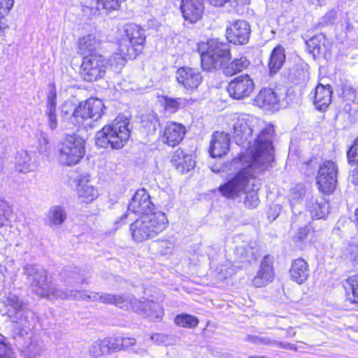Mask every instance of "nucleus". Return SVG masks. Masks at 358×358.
Here are the masks:
<instances>
[{
  "label": "nucleus",
  "instance_id": "obj_28",
  "mask_svg": "<svg viewBox=\"0 0 358 358\" xmlns=\"http://www.w3.org/2000/svg\"><path fill=\"white\" fill-rule=\"evenodd\" d=\"M285 61V49L278 45L273 48L269 58L268 68L271 73H277Z\"/></svg>",
  "mask_w": 358,
  "mask_h": 358
},
{
  "label": "nucleus",
  "instance_id": "obj_26",
  "mask_svg": "<svg viewBox=\"0 0 358 358\" xmlns=\"http://www.w3.org/2000/svg\"><path fill=\"white\" fill-rule=\"evenodd\" d=\"M307 208L311 216L317 220L324 218L329 212V204L322 196L310 199Z\"/></svg>",
  "mask_w": 358,
  "mask_h": 358
},
{
  "label": "nucleus",
  "instance_id": "obj_3",
  "mask_svg": "<svg viewBox=\"0 0 358 358\" xmlns=\"http://www.w3.org/2000/svg\"><path fill=\"white\" fill-rule=\"evenodd\" d=\"M104 108L101 99L90 98L76 105L65 101L60 106L61 127L66 129L79 128L89 119H99Z\"/></svg>",
  "mask_w": 358,
  "mask_h": 358
},
{
  "label": "nucleus",
  "instance_id": "obj_29",
  "mask_svg": "<svg viewBox=\"0 0 358 358\" xmlns=\"http://www.w3.org/2000/svg\"><path fill=\"white\" fill-rule=\"evenodd\" d=\"M15 167L18 172L27 173L33 171L36 166L31 162L29 154L27 151L21 150L17 152L15 157Z\"/></svg>",
  "mask_w": 358,
  "mask_h": 358
},
{
  "label": "nucleus",
  "instance_id": "obj_57",
  "mask_svg": "<svg viewBox=\"0 0 358 358\" xmlns=\"http://www.w3.org/2000/svg\"><path fill=\"white\" fill-rule=\"evenodd\" d=\"M121 343L122 350L126 349L129 347L134 346L136 344V339L134 338L122 337Z\"/></svg>",
  "mask_w": 358,
  "mask_h": 358
},
{
  "label": "nucleus",
  "instance_id": "obj_11",
  "mask_svg": "<svg viewBox=\"0 0 358 358\" xmlns=\"http://www.w3.org/2000/svg\"><path fill=\"white\" fill-rule=\"evenodd\" d=\"M60 280L63 283L61 286L63 292L67 293L73 289L80 291V285L86 283L84 272L73 265H69L62 270Z\"/></svg>",
  "mask_w": 358,
  "mask_h": 358
},
{
  "label": "nucleus",
  "instance_id": "obj_2",
  "mask_svg": "<svg viewBox=\"0 0 358 358\" xmlns=\"http://www.w3.org/2000/svg\"><path fill=\"white\" fill-rule=\"evenodd\" d=\"M0 301L7 308L6 314L13 322L19 324L16 345L26 357L35 358L45 350L43 341L33 336L31 329L36 322L35 313L12 293H6Z\"/></svg>",
  "mask_w": 358,
  "mask_h": 358
},
{
  "label": "nucleus",
  "instance_id": "obj_31",
  "mask_svg": "<svg viewBox=\"0 0 358 358\" xmlns=\"http://www.w3.org/2000/svg\"><path fill=\"white\" fill-rule=\"evenodd\" d=\"M99 46V41L93 34H88L82 37L78 42V52L81 55H87L96 50Z\"/></svg>",
  "mask_w": 358,
  "mask_h": 358
},
{
  "label": "nucleus",
  "instance_id": "obj_10",
  "mask_svg": "<svg viewBox=\"0 0 358 358\" xmlns=\"http://www.w3.org/2000/svg\"><path fill=\"white\" fill-rule=\"evenodd\" d=\"M338 167L334 162L326 160L320 166L317 176V184L324 194L332 192L337 183Z\"/></svg>",
  "mask_w": 358,
  "mask_h": 358
},
{
  "label": "nucleus",
  "instance_id": "obj_32",
  "mask_svg": "<svg viewBox=\"0 0 358 358\" xmlns=\"http://www.w3.org/2000/svg\"><path fill=\"white\" fill-rule=\"evenodd\" d=\"M100 302L103 303L113 304L120 308L129 307V303H131V297H125L122 295L113 294H101Z\"/></svg>",
  "mask_w": 358,
  "mask_h": 358
},
{
  "label": "nucleus",
  "instance_id": "obj_42",
  "mask_svg": "<svg viewBox=\"0 0 358 358\" xmlns=\"http://www.w3.org/2000/svg\"><path fill=\"white\" fill-rule=\"evenodd\" d=\"M108 355L122 350V337H107L103 339Z\"/></svg>",
  "mask_w": 358,
  "mask_h": 358
},
{
  "label": "nucleus",
  "instance_id": "obj_63",
  "mask_svg": "<svg viewBox=\"0 0 358 358\" xmlns=\"http://www.w3.org/2000/svg\"><path fill=\"white\" fill-rule=\"evenodd\" d=\"M287 334L288 337H294L296 335V331L294 330V328L289 327L287 329Z\"/></svg>",
  "mask_w": 358,
  "mask_h": 358
},
{
  "label": "nucleus",
  "instance_id": "obj_62",
  "mask_svg": "<svg viewBox=\"0 0 358 358\" xmlns=\"http://www.w3.org/2000/svg\"><path fill=\"white\" fill-rule=\"evenodd\" d=\"M336 17V13L334 11H331L329 13H327L325 16V18L329 19V20H334Z\"/></svg>",
  "mask_w": 358,
  "mask_h": 358
},
{
  "label": "nucleus",
  "instance_id": "obj_37",
  "mask_svg": "<svg viewBox=\"0 0 358 358\" xmlns=\"http://www.w3.org/2000/svg\"><path fill=\"white\" fill-rule=\"evenodd\" d=\"M174 322L178 326L184 328H195L199 324L196 317L186 313L178 315Z\"/></svg>",
  "mask_w": 358,
  "mask_h": 358
},
{
  "label": "nucleus",
  "instance_id": "obj_64",
  "mask_svg": "<svg viewBox=\"0 0 358 358\" xmlns=\"http://www.w3.org/2000/svg\"><path fill=\"white\" fill-rule=\"evenodd\" d=\"M237 5H243L249 3V0H234Z\"/></svg>",
  "mask_w": 358,
  "mask_h": 358
},
{
  "label": "nucleus",
  "instance_id": "obj_45",
  "mask_svg": "<svg viewBox=\"0 0 358 358\" xmlns=\"http://www.w3.org/2000/svg\"><path fill=\"white\" fill-rule=\"evenodd\" d=\"M313 231V230L310 225H306L305 227H300L293 236V241L295 243H301L307 240L310 233Z\"/></svg>",
  "mask_w": 358,
  "mask_h": 358
},
{
  "label": "nucleus",
  "instance_id": "obj_35",
  "mask_svg": "<svg viewBox=\"0 0 358 358\" xmlns=\"http://www.w3.org/2000/svg\"><path fill=\"white\" fill-rule=\"evenodd\" d=\"M66 219V213L61 206H54L50 208L48 214V221L52 225H60Z\"/></svg>",
  "mask_w": 358,
  "mask_h": 358
},
{
  "label": "nucleus",
  "instance_id": "obj_4",
  "mask_svg": "<svg viewBox=\"0 0 358 358\" xmlns=\"http://www.w3.org/2000/svg\"><path fill=\"white\" fill-rule=\"evenodd\" d=\"M24 273L34 292L42 297L50 299H66L73 295L63 292L61 285L52 282L48 279V272L35 264H27L24 267Z\"/></svg>",
  "mask_w": 358,
  "mask_h": 358
},
{
  "label": "nucleus",
  "instance_id": "obj_22",
  "mask_svg": "<svg viewBox=\"0 0 358 358\" xmlns=\"http://www.w3.org/2000/svg\"><path fill=\"white\" fill-rule=\"evenodd\" d=\"M273 278V271L271 263L268 260V257H265L252 280V284L257 287H262L271 282Z\"/></svg>",
  "mask_w": 358,
  "mask_h": 358
},
{
  "label": "nucleus",
  "instance_id": "obj_33",
  "mask_svg": "<svg viewBox=\"0 0 358 358\" xmlns=\"http://www.w3.org/2000/svg\"><path fill=\"white\" fill-rule=\"evenodd\" d=\"M306 43L309 53L314 57L322 54L325 49L324 36L322 34L313 36Z\"/></svg>",
  "mask_w": 358,
  "mask_h": 358
},
{
  "label": "nucleus",
  "instance_id": "obj_8",
  "mask_svg": "<svg viewBox=\"0 0 358 358\" xmlns=\"http://www.w3.org/2000/svg\"><path fill=\"white\" fill-rule=\"evenodd\" d=\"M231 59V53L229 45L212 41L209 48L206 52L201 53V66L203 70L213 71L224 69Z\"/></svg>",
  "mask_w": 358,
  "mask_h": 358
},
{
  "label": "nucleus",
  "instance_id": "obj_51",
  "mask_svg": "<svg viewBox=\"0 0 358 358\" xmlns=\"http://www.w3.org/2000/svg\"><path fill=\"white\" fill-rule=\"evenodd\" d=\"M55 109H57V92L55 85H52L47 96L45 110Z\"/></svg>",
  "mask_w": 358,
  "mask_h": 358
},
{
  "label": "nucleus",
  "instance_id": "obj_60",
  "mask_svg": "<svg viewBox=\"0 0 358 358\" xmlns=\"http://www.w3.org/2000/svg\"><path fill=\"white\" fill-rule=\"evenodd\" d=\"M210 5L213 6L220 7L231 0H206Z\"/></svg>",
  "mask_w": 358,
  "mask_h": 358
},
{
  "label": "nucleus",
  "instance_id": "obj_27",
  "mask_svg": "<svg viewBox=\"0 0 358 358\" xmlns=\"http://www.w3.org/2000/svg\"><path fill=\"white\" fill-rule=\"evenodd\" d=\"M77 193L80 201L87 203L94 201L99 195L98 190L92 185L90 181L84 179L79 181Z\"/></svg>",
  "mask_w": 358,
  "mask_h": 358
},
{
  "label": "nucleus",
  "instance_id": "obj_13",
  "mask_svg": "<svg viewBox=\"0 0 358 358\" xmlns=\"http://www.w3.org/2000/svg\"><path fill=\"white\" fill-rule=\"evenodd\" d=\"M255 88L252 79L248 75L234 78L227 86V92L234 99H243L250 96Z\"/></svg>",
  "mask_w": 358,
  "mask_h": 358
},
{
  "label": "nucleus",
  "instance_id": "obj_25",
  "mask_svg": "<svg viewBox=\"0 0 358 358\" xmlns=\"http://www.w3.org/2000/svg\"><path fill=\"white\" fill-rule=\"evenodd\" d=\"M255 101L259 107L269 110L278 107L279 99L273 90L265 88L259 92Z\"/></svg>",
  "mask_w": 358,
  "mask_h": 358
},
{
  "label": "nucleus",
  "instance_id": "obj_20",
  "mask_svg": "<svg viewBox=\"0 0 358 358\" xmlns=\"http://www.w3.org/2000/svg\"><path fill=\"white\" fill-rule=\"evenodd\" d=\"M124 35L120 39L119 43L129 44L133 50V46L141 45L145 41L144 31L138 25L134 24H126L124 27Z\"/></svg>",
  "mask_w": 358,
  "mask_h": 358
},
{
  "label": "nucleus",
  "instance_id": "obj_16",
  "mask_svg": "<svg viewBox=\"0 0 358 358\" xmlns=\"http://www.w3.org/2000/svg\"><path fill=\"white\" fill-rule=\"evenodd\" d=\"M186 134L185 127L176 122H168L161 136V141L169 146L178 145Z\"/></svg>",
  "mask_w": 358,
  "mask_h": 358
},
{
  "label": "nucleus",
  "instance_id": "obj_18",
  "mask_svg": "<svg viewBox=\"0 0 358 358\" xmlns=\"http://www.w3.org/2000/svg\"><path fill=\"white\" fill-rule=\"evenodd\" d=\"M230 145V138L228 134L215 131L210 141L209 152L212 157H221L226 155Z\"/></svg>",
  "mask_w": 358,
  "mask_h": 358
},
{
  "label": "nucleus",
  "instance_id": "obj_61",
  "mask_svg": "<svg viewBox=\"0 0 358 358\" xmlns=\"http://www.w3.org/2000/svg\"><path fill=\"white\" fill-rule=\"evenodd\" d=\"M164 244L165 245V250L162 251L164 254L166 255L169 253H171L172 251V244L170 242H164Z\"/></svg>",
  "mask_w": 358,
  "mask_h": 358
},
{
  "label": "nucleus",
  "instance_id": "obj_55",
  "mask_svg": "<svg viewBox=\"0 0 358 358\" xmlns=\"http://www.w3.org/2000/svg\"><path fill=\"white\" fill-rule=\"evenodd\" d=\"M101 9V8H98L97 3H96V8H93L90 6H86V5L82 6V11L83 13V15L87 16L89 18L96 15L97 11H99Z\"/></svg>",
  "mask_w": 358,
  "mask_h": 358
},
{
  "label": "nucleus",
  "instance_id": "obj_59",
  "mask_svg": "<svg viewBox=\"0 0 358 358\" xmlns=\"http://www.w3.org/2000/svg\"><path fill=\"white\" fill-rule=\"evenodd\" d=\"M355 166L356 167L352 172L351 181L353 184L358 186V162H356Z\"/></svg>",
  "mask_w": 358,
  "mask_h": 358
},
{
  "label": "nucleus",
  "instance_id": "obj_6",
  "mask_svg": "<svg viewBox=\"0 0 358 358\" xmlns=\"http://www.w3.org/2000/svg\"><path fill=\"white\" fill-rule=\"evenodd\" d=\"M168 226V220L165 213L159 211L146 215L136 220L130 225L132 238L136 242H142L153 238Z\"/></svg>",
  "mask_w": 358,
  "mask_h": 358
},
{
  "label": "nucleus",
  "instance_id": "obj_58",
  "mask_svg": "<svg viewBox=\"0 0 358 358\" xmlns=\"http://www.w3.org/2000/svg\"><path fill=\"white\" fill-rule=\"evenodd\" d=\"M275 345H277L281 348H284V349H287V350H289L296 351L297 350V348L296 347L295 345L289 343H282V342L276 341Z\"/></svg>",
  "mask_w": 358,
  "mask_h": 358
},
{
  "label": "nucleus",
  "instance_id": "obj_52",
  "mask_svg": "<svg viewBox=\"0 0 358 358\" xmlns=\"http://www.w3.org/2000/svg\"><path fill=\"white\" fill-rule=\"evenodd\" d=\"M148 302H153V301H149L146 299L141 301L131 298V303H129V306H130L131 308H132L136 312H138L141 314H144L143 309L145 308H149V306L147 305Z\"/></svg>",
  "mask_w": 358,
  "mask_h": 358
},
{
  "label": "nucleus",
  "instance_id": "obj_49",
  "mask_svg": "<svg viewBox=\"0 0 358 358\" xmlns=\"http://www.w3.org/2000/svg\"><path fill=\"white\" fill-rule=\"evenodd\" d=\"M9 206L6 201L0 199V228L8 224Z\"/></svg>",
  "mask_w": 358,
  "mask_h": 358
},
{
  "label": "nucleus",
  "instance_id": "obj_7",
  "mask_svg": "<svg viewBox=\"0 0 358 358\" xmlns=\"http://www.w3.org/2000/svg\"><path fill=\"white\" fill-rule=\"evenodd\" d=\"M57 150L59 164L64 166L76 165L85 155V141L77 134H66L57 143Z\"/></svg>",
  "mask_w": 358,
  "mask_h": 358
},
{
  "label": "nucleus",
  "instance_id": "obj_56",
  "mask_svg": "<svg viewBox=\"0 0 358 358\" xmlns=\"http://www.w3.org/2000/svg\"><path fill=\"white\" fill-rule=\"evenodd\" d=\"M252 341L255 343L269 345H275L276 343V341L272 340L268 337L254 336L252 337Z\"/></svg>",
  "mask_w": 358,
  "mask_h": 358
},
{
  "label": "nucleus",
  "instance_id": "obj_5",
  "mask_svg": "<svg viewBox=\"0 0 358 358\" xmlns=\"http://www.w3.org/2000/svg\"><path fill=\"white\" fill-rule=\"evenodd\" d=\"M129 126V120L127 117L117 116L96 133V145L103 148L121 149L130 137Z\"/></svg>",
  "mask_w": 358,
  "mask_h": 358
},
{
  "label": "nucleus",
  "instance_id": "obj_34",
  "mask_svg": "<svg viewBox=\"0 0 358 358\" xmlns=\"http://www.w3.org/2000/svg\"><path fill=\"white\" fill-rule=\"evenodd\" d=\"M347 299L352 303H358V275L348 278L344 282Z\"/></svg>",
  "mask_w": 358,
  "mask_h": 358
},
{
  "label": "nucleus",
  "instance_id": "obj_43",
  "mask_svg": "<svg viewBox=\"0 0 358 358\" xmlns=\"http://www.w3.org/2000/svg\"><path fill=\"white\" fill-rule=\"evenodd\" d=\"M346 257L354 264H358V238H352L348 243Z\"/></svg>",
  "mask_w": 358,
  "mask_h": 358
},
{
  "label": "nucleus",
  "instance_id": "obj_54",
  "mask_svg": "<svg viewBox=\"0 0 358 358\" xmlns=\"http://www.w3.org/2000/svg\"><path fill=\"white\" fill-rule=\"evenodd\" d=\"M41 137L38 140V151L41 153H44L48 150L49 141L46 135L42 134Z\"/></svg>",
  "mask_w": 358,
  "mask_h": 358
},
{
  "label": "nucleus",
  "instance_id": "obj_41",
  "mask_svg": "<svg viewBox=\"0 0 358 358\" xmlns=\"http://www.w3.org/2000/svg\"><path fill=\"white\" fill-rule=\"evenodd\" d=\"M147 305L149 306V308H145L144 315H146L151 318H161L164 315V309L162 306L155 301L153 302H148Z\"/></svg>",
  "mask_w": 358,
  "mask_h": 358
},
{
  "label": "nucleus",
  "instance_id": "obj_12",
  "mask_svg": "<svg viewBox=\"0 0 358 358\" xmlns=\"http://www.w3.org/2000/svg\"><path fill=\"white\" fill-rule=\"evenodd\" d=\"M176 80L187 93L192 94L198 90L203 82V78L198 69L181 67L176 71Z\"/></svg>",
  "mask_w": 358,
  "mask_h": 358
},
{
  "label": "nucleus",
  "instance_id": "obj_38",
  "mask_svg": "<svg viewBox=\"0 0 358 358\" xmlns=\"http://www.w3.org/2000/svg\"><path fill=\"white\" fill-rule=\"evenodd\" d=\"M71 294L73 296L69 298H66L67 300H85L89 299L91 301H100L101 294L98 292H90L87 294L86 291L81 290H71L67 294Z\"/></svg>",
  "mask_w": 358,
  "mask_h": 358
},
{
  "label": "nucleus",
  "instance_id": "obj_9",
  "mask_svg": "<svg viewBox=\"0 0 358 358\" xmlns=\"http://www.w3.org/2000/svg\"><path fill=\"white\" fill-rule=\"evenodd\" d=\"M107 65L105 58L101 55L85 57L81 64V76L88 82L102 78L106 72Z\"/></svg>",
  "mask_w": 358,
  "mask_h": 358
},
{
  "label": "nucleus",
  "instance_id": "obj_46",
  "mask_svg": "<svg viewBox=\"0 0 358 358\" xmlns=\"http://www.w3.org/2000/svg\"><path fill=\"white\" fill-rule=\"evenodd\" d=\"M45 116L46 117V124L48 129L51 131L57 129L58 127L57 109L45 110Z\"/></svg>",
  "mask_w": 358,
  "mask_h": 358
},
{
  "label": "nucleus",
  "instance_id": "obj_50",
  "mask_svg": "<svg viewBox=\"0 0 358 358\" xmlns=\"http://www.w3.org/2000/svg\"><path fill=\"white\" fill-rule=\"evenodd\" d=\"M259 203L257 192L255 190H252L246 192V196L244 200L245 206L248 208H255Z\"/></svg>",
  "mask_w": 358,
  "mask_h": 358
},
{
  "label": "nucleus",
  "instance_id": "obj_39",
  "mask_svg": "<svg viewBox=\"0 0 358 358\" xmlns=\"http://www.w3.org/2000/svg\"><path fill=\"white\" fill-rule=\"evenodd\" d=\"M235 252L238 257L250 262L256 258L257 250L250 245H243L236 246Z\"/></svg>",
  "mask_w": 358,
  "mask_h": 358
},
{
  "label": "nucleus",
  "instance_id": "obj_14",
  "mask_svg": "<svg viewBox=\"0 0 358 358\" xmlns=\"http://www.w3.org/2000/svg\"><path fill=\"white\" fill-rule=\"evenodd\" d=\"M226 36L228 41L231 43L246 44L250 36V26L245 20H237L227 28Z\"/></svg>",
  "mask_w": 358,
  "mask_h": 358
},
{
  "label": "nucleus",
  "instance_id": "obj_21",
  "mask_svg": "<svg viewBox=\"0 0 358 358\" xmlns=\"http://www.w3.org/2000/svg\"><path fill=\"white\" fill-rule=\"evenodd\" d=\"M332 91L330 85L319 84L316 86L313 95V103L318 110H326L331 102Z\"/></svg>",
  "mask_w": 358,
  "mask_h": 358
},
{
  "label": "nucleus",
  "instance_id": "obj_23",
  "mask_svg": "<svg viewBox=\"0 0 358 358\" xmlns=\"http://www.w3.org/2000/svg\"><path fill=\"white\" fill-rule=\"evenodd\" d=\"M289 274L292 280L301 285L308 279L310 275L308 263L302 258L294 259L292 262Z\"/></svg>",
  "mask_w": 358,
  "mask_h": 358
},
{
  "label": "nucleus",
  "instance_id": "obj_53",
  "mask_svg": "<svg viewBox=\"0 0 358 358\" xmlns=\"http://www.w3.org/2000/svg\"><path fill=\"white\" fill-rule=\"evenodd\" d=\"M14 3V0H1L0 1V20L8 15Z\"/></svg>",
  "mask_w": 358,
  "mask_h": 358
},
{
  "label": "nucleus",
  "instance_id": "obj_17",
  "mask_svg": "<svg viewBox=\"0 0 358 358\" xmlns=\"http://www.w3.org/2000/svg\"><path fill=\"white\" fill-rule=\"evenodd\" d=\"M131 48L129 44L118 43L119 52H115L111 55L106 61L107 69L119 73L124 66L127 57H131Z\"/></svg>",
  "mask_w": 358,
  "mask_h": 358
},
{
  "label": "nucleus",
  "instance_id": "obj_47",
  "mask_svg": "<svg viewBox=\"0 0 358 358\" xmlns=\"http://www.w3.org/2000/svg\"><path fill=\"white\" fill-rule=\"evenodd\" d=\"M98 8H102L107 12L118 10L122 0H96Z\"/></svg>",
  "mask_w": 358,
  "mask_h": 358
},
{
  "label": "nucleus",
  "instance_id": "obj_24",
  "mask_svg": "<svg viewBox=\"0 0 358 358\" xmlns=\"http://www.w3.org/2000/svg\"><path fill=\"white\" fill-rule=\"evenodd\" d=\"M171 163L181 173L189 171L195 166V162L192 156L185 153L181 149H178L174 152L172 156Z\"/></svg>",
  "mask_w": 358,
  "mask_h": 358
},
{
  "label": "nucleus",
  "instance_id": "obj_1",
  "mask_svg": "<svg viewBox=\"0 0 358 358\" xmlns=\"http://www.w3.org/2000/svg\"><path fill=\"white\" fill-rule=\"evenodd\" d=\"M274 129L268 125L261 129L260 121L250 115H238L233 126V137L247 152L240 156L243 168L234 178L218 187L222 195L236 199L245 193L251 178H255L272 166L274 160L273 137Z\"/></svg>",
  "mask_w": 358,
  "mask_h": 358
},
{
  "label": "nucleus",
  "instance_id": "obj_19",
  "mask_svg": "<svg viewBox=\"0 0 358 358\" xmlns=\"http://www.w3.org/2000/svg\"><path fill=\"white\" fill-rule=\"evenodd\" d=\"M180 9L185 20L196 22L203 13V0H182Z\"/></svg>",
  "mask_w": 358,
  "mask_h": 358
},
{
  "label": "nucleus",
  "instance_id": "obj_36",
  "mask_svg": "<svg viewBox=\"0 0 358 358\" xmlns=\"http://www.w3.org/2000/svg\"><path fill=\"white\" fill-rule=\"evenodd\" d=\"M164 108L171 113H176L180 108L187 106L188 101L183 98H172L167 96H163Z\"/></svg>",
  "mask_w": 358,
  "mask_h": 358
},
{
  "label": "nucleus",
  "instance_id": "obj_30",
  "mask_svg": "<svg viewBox=\"0 0 358 358\" xmlns=\"http://www.w3.org/2000/svg\"><path fill=\"white\" fill-rule=\"evenodd\" d=\"M250 64V61L245 57L242 56L229 63L227 62V65L224 67L223 73L227 76H232L247 69Z\"/></svg>",
  "mask_w": 358,
  "mask_h": 358
},
{
  "label": "nucleus",
  "instance_id": "obj_40",
  "mask_svg": "<svg viewBox=\"0 0 358 358\" xmlns=\"http://www.w3.org/2000/svg\"><path fill=\"white\" fill-rule=\"evenodd\" d=\"M89 354L94 358L108 355L103 339L95 341L89 348Z\"/></svg>",
  "mask_w": 358,
  "mask_h": 358
},
{
  "label": "nucleus",
  "instance_id": "obj_48",
  "mask_svg": "<svg viewBox=\"0 0 358 358\" xmlns=\"http://www.w3.org/2000/svg\"><path fill=\"white\" fill-rule=\"evenodd\" d=\"M347 159L348 164L352 166L358 162V137L347 151Z\"/></svg>",
  "mask_w": 358,
  "mask_h": 358
},
{
  "label": "nucleus",
  "instance_id": "obj_15",
  "mask_svg": "<svg viewBox=\"0 0 358 358\" xmlns=\"http://www.w3.org/2000/svg\"><path fill=\"white\" fill-rule=\"evenodd\" d=\"M154 204L151 202L150 195L145 189L136 191L128 205L127 212L134 214H146L152 211Z\"/></svg>",
  "mask_w": 358,
  "mask_h": 358
},
{
  "label": "nucleus",
  "instance_id": "obj_44",
  "mask_svg": "<svg viewBox=\"0 0 358 358\" xmlns=\"http://www.w3.org/2000/svg\"><path fill=\"white\" fill-rule=\"evenodd\" d=\"M14 352L7 338L0 334V358H13Z\"/></svg>",
  "mask_w": 358,
  "mask_h": 358
}]
</instances>
